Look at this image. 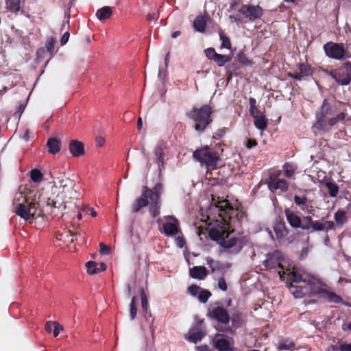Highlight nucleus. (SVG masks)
<instances>
[{
  "mask_svg": "<svg viewBox=\"0 0 351 351\" xmlns=\"http://www.w3.org/2000/svg\"><path fill=\"white\" fill-rule=\"evenodd\" d=\"M212 206L217 209L219 219H216V224L210 228L209 237L224 249L231 250L232 252L237 254L241 250L243 246L239 243L237 238L228 232L230 228L237 226L235 214H232L230 212L222 213L221 210V208L228 210V206H232L228 200L215 201V198H213Z\"/></svg>",
  "mask_w": 351,
  "mask_h": 351,
  "instance_id": "f257e3e1",
  "label": "nucleus"
},
{
  "mask_svg": "<svg viewBox=\"0 0 351 351\" xmlns=\"http://www.w3.org/2000/svg\"><path fill=\"white\" fill-rule=\"evenodd\" d=\"M58 182H55V188L58 189V195L56 199L48 198L45 206H43V210L47 213L53 214L58 216L61 212L60 210L66 208V199H71L77 197V191L74 189L75 182L65 176L59 177Z\"/></svg>",
  "mask_w": 351,
  "mask_h": 351,
  "instance_id": "f03ea898",
  "label": "nucleus"
},
{
  "mask_svg": "<svg viewBox=\"0 0 351 351\" xmlns=\"http://www.w3.org/2000/svg\"><path fill=\"white\" fill-rule=\"evenodd\" d=\"M164 192L162 183H157L152 189L144 186L142 194L136 198L131 205V212L133 214L138 213L141 208L149 206V213L153 217L160 214L161 207V195Z\"/></svg>",
  "mask_w": 351,
  "mask_h": 351,
  "instance_id": "7ed1b4c3",
  "label": "nucleus"
},
{
  "mask_svg": "<svg viewBox=\"0 0 351 351\" xmlns=\"http://www.w3.org/2000/svg\"><path fill=\"white\" fill-rule=\"evenodd\" d=\"M335 108L329 103L327 99H324L322 106L316 112L315 123L313 128L317 130H325L328 129V126L332 127L339 123L343 125H351V117L347 112L342 111L335 117L327 119L328 115H331L334 112Z\"/></svg>",
  "mask_w": 351,
  "mask_h": 351,
  "instance_id": "20e7f679",
  "label": "nucleus"
},
{
  "mask_svg": "<svg viewBox=\"0 0 351 351\" xmlns=\"http://www.w3.org/2000/svg\"><path fill=\"white\" fill-rule=\"evenodd\" d=\"M213 112L212 107L206 104L199 108L194 107L187 115L194 121L195 130L202 131L212 122Z\"/></svg>",
  "mask_w": 351,
  "mask_h": 351,
  "instance_id": "39448f33",
  "label": "nucleus"
},
{
  "mask_svg": "<svg viewBox=\"0 0 351 351\" xmlns=\"http://www.w3.org/2000/svg\"><path fill=\"white\" fill-rule=\"evenodd\" d=\"M46 202L40 204V202H29L25 204H20L19 206L14 208L15 213L21 218L27 221L32 217L40 216L41 214H47L43 210V206Z\"/></svg>",
  "mask_w": 351,
  "mask_h": 351,
  "instance_id": "423d86ee",
  "label": "nucleus"
},
{
  "mask_svg": "<svg viewBox=\"0 0 351 351\" xmlns=\"http://www.w3.org/2000/svg\"><path fill=\"white\" fill-rule=\"evenodd\" d=\"M193 158L199 161L202 165H206V167L214 168L217 165V162L219 159L218 154L211 150L208 146L197 149L193 152Z\"/></svg>",
  "mask_w": 351,
  "mask_h": 351,
  "instance_id": "0eeeda50",
  "label": "nucleus"
},
{
  "mask_svg": "<svg viewBox=\"0 0 351 351\" xmlns=\"http://www.w3.org/2000/svg\"><path fill=\"white\" fill-rule=\"evenodd\" d=\"M208 316L213 319L217 320L222 325L216 326V329L221 332H231L232 329L230 327L229 322L230 317L228 311L221 306L214 307L209 309Z\"/></svg>",
  "mask_w": 351,
  "mask_h": 351,
  "instance_id": "6e6552de",
  "label": "nucleus"
},
{
  "mask_svg": "<svg viewBox=\"0 0 351 351\" xmlns=\"http://www.w3.org/2000/svg\"><path fill=\"white\" fill-rule=\"evenodd\" d=\"M328 75L340 85L350 84L351 82V62H345L339 68L329 71Z\"/></svg>",
  "mask_w": 351,
  "mask_h": 351,
  "instance_id": "1a4fd4ad",
  "label": "nucleus"
},
{
  "mask_svg": "<svg viewBox=\"0 0 351 351\" xmlns=\"http://www.w3.org/2000/svg\"><path fill=\"white\" fill-rule=\"evenodd\" d=\"M323 49L326 55L330 58L343 60L349 58V56L346 55L343 43L330 41L324 45Z\"/></svg>",
  "mask_w": 351,
  "mask_h": 351,
  "instance_id": "9d476101",
  "label": "nucleus"
},
{
  "mask_svg": "<svg viewBox=\"0 0 351 351\" xmlns=\"http://www.w3.org/2000/svg\"><path fill=\"white\" fill-rule=\"evenodd\" d=\"M308 288L309 295H322L326 289V285L322 282L320 279L312 275H306L304 280Z\"/></svg>",
  "mask_w": 351,
  "mask_h": 351,
  "instance_id": "9b49d317",
  "label": "nucleus"
},
{
  "mask_svg": "<svg viewBox=\"0 0 351 351\" xmlns=\"http://www.w3.org/2000/svg\"><path fill=\"white\" fill-rule=\"evenodd\" d=\"M239 12L245 16L250 21H254L260 19L263 15V8L257 5L243 4L238 10Z\"/></svg>",
  "mask_w": 351,
  "mask_h": 351,
  "instance_id": "f8f14e48",
  "label": "nucleus"
},
{
  "mask_svg": "<svg viewBox=\"0 0 351 351\" xmlns=\"http://www.w3.org/2000/svg\"><path fill=\"white\" fill-rule=\"evenodd\" d=\"M164 219L165 221L162 224L161 232L168 237L176 235L179 231V222L178 219L170 215L164 217Z\"/></svg>",
  "mask_w": 351,
  "mask_h": 351,
  "instance_id": "ddd939ff",
  "label": "nucleus"
},
{
  "mask_svg": "<svg viewBox=\"0 0 351 351\" xmlns=\"http://www.w3.org/2000/svg\"><path fill=\"white\" fill-rule=\"evenodd\" d=\"M188 291L191 295L197 297L199 301L202 303H206L211 296V293L208 290L204 289L195 285L190 286Z\"/></svg>",
  "mask_w": 351,
  "mask_h": 351,
  "instance_id": "4468645a",
  "label": "nucleus"
},
{
  "mask_svg": "<svg viewBox=\"0 0 351 351\" xmlns=\"http://www.w3.org/2000/svg\"><path fill=\"white\" fill-rule=\"evenodd\" d=\"M214 346L217 351H234L232 343L221 335H216Z\"/></svg>",
  "mask_w": 351,
  "mask_h": 351,
  "instance_id": "2eb2a0df",
  "label": "nucleus"
},
{
  "mask_svg": "<svg viewBox=\"0 0 351 351\" xmlns=\"http://www.w3.org/2000/svg\"><path fill=\"white\" fill-rule=\"evenodd\" d=\"M69 149L71 154L75 158H79L84 155V145L82 142L78 140H71L69 142Z\"/></svg>",
  "mask_w": 351,
  "mask_h": 351,
  "instance_id": "dca6fc26",
  "label": "nucleus"
},
{
  "mask_svg": "<svg viewBox=\"0 0 351 351\" xmlns=\"http://www.w3.org/2000/svg\"><path fill=\"white\" fill-rule=\"evenodd\" d=\"M268 188L272 192H276L279 189L282 192L288 190V182L284 179L271 178L270 181L267 183Z\"/></svg>",
  "mask_w": 351,
  "mask_h": 351,
  "instance_id": "f3484780",
  "label": "nucleus"
},
{
  "mask_svg": "<svg viewBox=\"0 0 351 351\" xmlns=\"http://www.w3.org/2000/svg\"><path fill=\"white\" fill-rule=\"evenodd\" d=\"M288 288L295 298H302L306 295H309L308 288H307L306 285H293L292 283H290L288 285Z\"/></svg>",
  "mask_w": 351,
  "mask_h": 351,
  "instance_id": "a211bd4d",
  "label": "nucleus"
},
{
  "mask_svg": "<svg viewBox=\"0 0 351 351\" xmlns=\"http://www.w3.org/2000/svg\"><path fill=\"white\" fill-rule=\"evenodd\" d=\"M285 215L289 224L294 228H299L301 227L302 220L300 217L290 209L287 208L285 210Z\"/></svg>",
  "mask_w": 351,
  "mask_h": 351,
  "instance_id": "6ab92c4d",
  "label": "nucleus"
},
{
  "mask_svg": "<svg viewBox=\"0 0 351 351\" xmlns=\"http://www.w3.org/2000/svg\"><path fill=\"white\" fill-rule=\"evenodd\" d=\"M274 230L276 236V239L278 241H280L286 236H287L289 233V230L287 228L285 222L281 221L280 220L276 221L274 224Z\"/></svg>",
  "mask_w": 351,
  "mask_h": 351,
  "instance_id": "aec40b11",
  "label": "nucleus"
},
{
  "mask_svg": "<svg viewBox=\"0 0 351 351\" xmlns=\"http://www.w3.org/2000/svg\"><path fill=\"white\" fill-rule=\"evenodd\" d=\"M25 0H5L8 11L17 14L23 7Z\"/></svg>",
  "mask_w": 351,
  "mask_h": 351,
  "instance_id": "412c9836",
  "label": "nucleus"
},
{
  "mask_svg": "<svg viewBox=\"0 0 351 351\" xmlns=\"http://www.w3.org/2000/svg\"><path fill=\"white\" fill-rule=\"evenodd\" d=\"M189 274L193 278L204 280L208 275V271L204 266H195L190 269Z\"/></svg>",
  "mask_w": 351,
  "mask_h": 351,
  "instance_id": "4be33fe9",
  "label": "nucleus"
},
{
  "mask_svg": "<svg viewBox=\"0 0 351 351\" xmlns=\"http://www.w3.org/2000/svg\"><path fill=\"white\" fill-rule=\"evenodd\" d=\"M165 147V143L160 141L158 143L156 147L154 150L155 159L156 160L159 169L160 167H163V155Z\"/></svg>",
  "mask_w": 351,
  "mask_h": 351,
  "instance_id": "5701e85b",
  "label": "nucleus"
},
{
  "mask_svg": "<svg viewBox=\"0 0 351 351\" xmlns=\"http://www.w3.org/2000/svg\"><path fill=\"white\" fill-rule=\"evenodd\" d=\"M61 141L60 139L54 137L49 138L47 143L49 153L51 154H56L60 152L61 149Z\"/></svg>",
  "mask_w": 351,
  "mask_h": 351,
  "instance_id": "b1692460",
  "label": "nucleus"
},
{
  "mask_svg": "<svg viewBox=\"0 0 351 351\" xmlns=\"http://www.w3.org/2000/svg\"><path fill=\"white\" fill-rule=\"evenodd\" d=\"M280 252L275 251L273 253L267 254V258L263 261V265L266 267L273 268L278 264Z\"/></svg>",
  "mask_w": 351,
  "mask_h": 351,
  "instance_id": "393cba45",
  "label": "nucleus"
},
{
  "mask_svg": "<svg viewBox=\"0 0 351 351\" xmlns=\"http://www.w3.org/2000/svg\"><path fill=\"white\" fill-rule=\"evenodd\" d=\"M205 333L202 330L193 328L189 330L186 339L189 341L196 343L201 341Z\"/></svg>",
  "mask_w": 351,
  "mask_h": 351,
  "instance_id": "a878e982",
  "label": "nucleus"
},
{
  "mask_svg": "<svg viewBox=\"0 0 351 351\" xmlns=\"http://www.w3.org/2000/svg\"><path fill=\"white\" fill-rule=\"evenodd\" d=\"M112 14V8L109 6H104L99 9L96 12L97 18L101 21L110 19Z\"/></svg>",
  "mask_w": 351,
  "mask_h": 351,
  "instance_id": "bb28decb",
  "label": "nucleus"
},
{
  "mask_svg": "<svg viewBox=\"0 0 351 351\" xmlns=\"http://www.w3.org/2000/svg\"><path fill=\"white\" fill-rule=\"evenodd\" d=\"M28 202H29V199L24 192L20 191L15 194L13 199L14 208L19 206L20 204H25Z\"/></svg>",
  "mask_w": 351,
  "mask_h": 351,
  "instance_id": "cd10ccee",
  "label": "nucleus"
},
{
  "mask_svg": "<svg viewBox=\"0 0 351 351\" xmlns=\"http://www.w3.org/2000/svg\"><path fill=\"white\" fill-rule=\"evenodd\" d=\"M222 210V213H226V212H230L232 214H235V219H237V226L239 225L242 219L245 217V213L239 210L238 208H234L233 206H228V210H223L221 208Z\"/></svg>",
  "mask_w": 351,
  "mask_h": 351,
  "instance_id": "c85d7f7f",
  "label": "nucleus"
},
{
  "mask_svg": "<svg viewBox=\"0 0 351 351\" xmlns=\"http://www.w3.org/2000/svg\"><path fill=\"white\" fill-rule=\"evenodd\" d=\"M206 25V19L202 15L197 16L193 21V27H194L195 29L197 32H204Z\"/></svg>",
  "mask_w": 351,
  "mask_h": 351,
  "instance_id": "c756f323",
  "label": "nucleus"
},
{
  "mask_svg": "<svg viewBox=\"0 0 351 351\" xmlns=\"http://www.w3.org/2000/svg\"><path fill=\"white\" fill-rule=\"evenodd\" d=\"M232 60L230 56H226L217 53L213 61L216 62L218 66H223L226 63L229 62Z\"/></svg>",
  "mask_w": 351,
  "mask_h": 351,
  "instance_id": "7c9ffc66",
  "label": "nucleus"
},
{
  "mask_svg": "<svg viewBox=\"0 0 351 351\" xmlns=\"http://www.w3.org/2000/svg\"><path fill=\"white\" fill-rule=\"evenodd\" d=\"M254 125L257 129L260 130H264L265 129L267 121L263 114L258 116H256L255 117H254Z\"/></svg>",
  "mask_w": 351,
  "mask_h": 351,
  "instance_id": "2f4dec72",
  "label": "nucleus"
},
{
  "mask_svg": "<svg viewBox=\"0 0 351 351\" xmlns=\"http://www.w3.org/2000/svg\"><path fill=\"white\" fill-rule=\"evenodd\" d=\"M294 346L293 342L289 339H280L278 348L280 350H289Z\"/></svg>",
  "mask_w": 351,
  "mask_h": 351,
  "instance_id": "473e14b6",
  "label": "nucleus"
},
{
  "mask_svg": "<svg viewBox=\"0 0 351 351\" xmlns=\"http://www.w3.org/2000/svg\"><path fill=\"white\" fill-rule=\"evenodd\" d=\"M237 59L238 62L243 66H247L253 64V62L248 59L243 51H240L237 53Z\"/></svg>",
  "mask_w": 351,
  "mask_h": 351,
  "instance_id": "72a5a7b5",
  "label": "nucleus"
},
{
  "mask_svg": "<svg viewBox=\"0 0 351 351\" xmlns=\"http://www.w3.org/2000/svg\"><path fill=\"white\" fill-rule=\"evenodd\" d=\"M322 296L326 297L330 302L334 303L339 304L342 302V298L339 295H337L333 292L329 291L327 289L325 290Z\"/></svg>",
  "mask_w": 351,
  "mask_h": 351,
  "instance_id": "f704fd0d",
  "label": "nucleus"
},
{
  "mask_svg": "<svg viewBox=\"0 0 351 351\" xmlns=\"http://www.w3.org/2000/svg\"><path fill=\"white\" fill-rule=\"evenodd\" d=\"M334 217L337 225H343L347 221L346 213L343 210H338Z\"/></svg>",
  "mask_w": 351,
  "mask_h": 351,
  "instance_id": "c9c22d12",
  "label": "nucleus"
},
{
  "mask_svg": "<svg viewBox=\"0 0 351 351\" xmlns=\"http://www.w3.org/2000/svg\"><path fill=\"white\" fill-rule=\"evenodd\" d=\"M298 68L301 75L304 77L310 76L313 74L311 66L308 64L300 63L298 64Z\"/></svg>",
  "mask_w": 351,
  "mask_h": 351,
  "instance_id": "e433bc0d",
  "label": "nucleus"
},
{
  "mask_svg": "<svg viewBox=\"0 0 351 351\" xmlns=\"http://www.w3.org/2000/svg\"><path fill=\"white\" fill-rule=\"evenodd\" d=\"M325 185L328 190V193L330 197H335L337 195L339 192V186L336 183L332 182H326Z\"/></svg>",
  "mask_w": 351,
  "mask_h": 351,
  "instance_id": "4c0bfd02",
  "label": "nucleus"
},
{
  "mask_svg": "<svg viewBox=\"0 0 351 351\" xmlns=\"http://www.w3.org/2000/svg\"><path fill=\"white\" fill-rule=\"evenodd\" d=\"M250 106V114L254 117L256 116H258L260 114H262L263 113L258 110V109L256 108V101L254 98L250 97L249 100Z\"/></svg>",
  "mask_w": 351,
  "mask_h": 351,
  "instance_id": "58836bf2",
  "label": "nucleus"
},
{
  "mask_svg": "<svg viewBox=\"0 0 351 351\" xmlns=\"http://www.w3.org/2000/svg\"><path fill=\"white\" fill-rule=\"evenodd\" d=\"M219 35L221 40V48L230 49V40L229 38L225 35L223 31L221 28H219Z\"/></svg>",
  "mask_w": 351,
  "mask_h": 351,
  "instance_id": "ea45409f",
  "label": "nucleus"
},
{
  "mask_svg": "<svg viewBox=\"0 0 351 351\" xmlns=\"http://www.w3.org/2000/svg\"><path fill=\"white\" fill-rule=\"evenodd\" d=\"M232 324L235 328H239L242 326L243 319L241 317V314L240 313H235L232 314L231 317Z\"/></svg>",
  "mask_w": 351,
  "mask_h": 351,
  "instance_id": "a19ab883",
  "label": "nucleus"
},
{
  "mask_svg": "<svg viewBox=\"0 0 351 351\" xmlns=\"http://www.w3.org/2000/svg\"><path fill=\"white\" fill-rule=\"evenodd\" d=\"M30 177L34 182H40L43 180V176L40 170L34 169L30 172Z\"/></svg>",
  "mask_w": 351,
  "mask_h": 351,
  "instance_id": "79ce46f5",
  "label": "nucleus"
},
{
  "mask_svg": "<svg viewBox=\"0 0 351 351\" xmlns=\"http://www.w3.org/2000/svg\"><path fill=\"white\" fill-rule=\"evenodd\" d=\"M87 273L93 275L98 273L97 264L95 261H88L86 263Z\"/></svg>",
  "mask_w": 351,
  "mask_h": 351,
  "instance_id": "37998d69",
  "label": "nucleus"
},
{
  "mask_svg": "<svg viewBox=\"0 0 351 351\" xmlns=\"http://www.w3.org/2000/svg\"><path fill=\"white\" fill-rule=\"evenodd\" d=\"M306 276H302V274L295 271H292L289 274V278L293 282H304V280L305 279Z\"/></svg>",
  "mask_w": 351,
  "mask_h": 351,
  "instance_id": "c03bdc74",
  "label": "nucleus"
},
{
  "mask_svg": "<svg viewBox=\"0 0 351 351\" xmlns=\"http://www.w3.org/2000/svg\"><path fill=\"white\" fill-rule=\"evenodd\" d=\"M304 223H301V227L304 230H308L310 228H312L313 223L314 221H313L312 217L311 216H306L304 217Z\"/></svg>",
  "mask_w": 351,
  "mask_h": 351,
  "instance_id": "a18cd8bd",
  "label": "nucleus"
},
{
  "mask_svg": "<svg viewBox=\"0 0 351 351\" xmlns=\"http://www.w3.org/2000/svg\"><path fill=\"white\" fill-rule=\"evenodd\" d=\"M325 229V224L324 223V219L322 220L314 221L312 226V230L314 231H322Z\"/></svg>",
  "mask_w": 351,
  "mask_h": 351,
  "instance_id": "49530a36",
  "label": "nucleus"
},
{
  "mask_svg": "<svg viewBox=\"0 0 351 351\" xmlns=\"http://www.w3.org/2000/svg\"><path fill=\"white\" fill-rule=\"evenodd\" d=\"M206 263L210 267L213 271L218 270L220 268V264L218 261H215L211 258L208 257L206 258Z\"/></svg>",
  "mask_w": 351,
  "mask_h": 351,
  "instance_id": "de8ad7c7",
  "label": "nucleus"
},
{
  "mask_svg": "<svg viewBox=\"0 0 351 351\" xmlns=\"http://www.w3.org/2000/svg\"><path fill=\"white\" fill-rule=\"evenodd\" d=\"M284 173L286 177L290 178L293 176L294 173V169L291 165L289 163H285L283 166Z\"/></svg>",
  "mask_w": 351,
  "mask_h": 351,
  "instance_id": "09e8293b",
  "label": "nucleus"
},
{
  "mask_svg": "<svg viewBox=\"0 0 351 351\" xmlns=\"http://www.w3.org/2000/svg\"><path fill=\"white\" fill-rule=\"evenodd\" d=\"M56 42V38H51V39L47 43V50L51 54V56L53 54Z\"/></svg>",
  "mask_w": 351,
  "mask_h": 351,
  "instance_id": "8fccbe9b",
  "label": "nucleus"
},
{
  "mask_svg": "<svg viewBox=\"0 0 351 351\" xmlns=\"http://www.w3.org/2000/svg\"><path fill=\"white\" fill-rule=\"evenodd\" d=\"M141 298L142 308L143 309V311L146 312L147 311L148 307V301L145 293L143 289L141 291Z\"/></svg>",
  "mask_w": 351,
  "mask_h": 351,
  "instance_id": "3c124183",
  "label": "nucleus"
},
{
  "mask_svg": "<svg viewBox=\"0 0 351 351\" xmlns=\"http://www.w3.org/2000/svg\"><path fill=\"white\" fill-rule=\"evenodd\" d=\"M204 53H205L206 56L209 60H214L215 56L217 54V53L215 51V49L212 48V47L205 49Z\"/></svg>",
  "mask_w": 351,
  "mask_h": 351,
  "instance_id": "603ef678",
  "label": "nucleus"
},
{
  "mask_svg": "<svg viewBox=\"0 0 351 351\" xmlns=\"http://www.w3.org/2000/svg\"><path fill=\"white\" fill-rule=\"evenodd\" d=\"M294 201L298 206H302V205H304L306 204L308 199L305 196L300 197L298 195H295Z\"/></svg>",
  "mask_w": 351,
  "mask_h": 351,
  "instance_id": "864d4df0",
  "label": "nucleus"
},
{
  "mask_svg": "<svg viewBox=\"0 0 351 351\" xmlns=\"http://www.w3.org/2000/svg\"><path fill=\"white\" fill-rule=\"evenodd\" d=\"M100 247V253L103 255H108L110 253V249L108 246L106 245L104 243H101L99 244Z\"/></svg>",
  "mask_w": 351,
  "mask_h": 351,
  "instance_id": "5fc2aeb1",
  "label": "nucleus"
},
{
  "mask_svg": "<svg viewBox=\"0 0 351 351\" xmlns=\"http://www.w3.org/2000/svg\"><path fill=\"white\" fill-rule=\"evenodd\" d=\"M218 287L223 291H227V289H228L227 284L223 278H219Z\"/></svg>",
  "mask_w": 351,
  "mask_h": 351,
  "instance_id": "6e6d98bb",
  "label": "nucleus"
},
{
  "mask_svg": "<svg viewBox=\"0 0 351 351\" xmlns=\"http://www.w3.org/2000/svg\"><path fill=\"white\" fill-rule=\"evenodd\" d=\"M53 336L56 337L59 335L60 331L63 330V326L57 322H53Z\"/></svg>",
  "mask_w": 351,
  "mask_h": 351,
  "instance_id": "4d7b16f0",
  "label": "nucleus"
},
{
  "mask_svg": "<svg viewBox=\"0 0 351 351\" xmlns=\"http://www.w3.org/2000/svg\"><path fill=\"white\" fill-rule=\"evenodd\" d=\"M231 69L232 71H235L237 69V64L234 63H232L231 65L227 66L226 75H228V81H229L230 78L231 77V75H232V71H230Z\"/></svg>",
  "mask_w": 351,
  "mask_h": 351,
  "instance_id": "13d9d810",
  "label": "nucleus"
},
{
  "mask_svg": "<svg viewBox=\"0 0 351 351\" xmlns=\"http://www.w3.org/2000/svg\"><path fill=\"white\" fill-rule=\"evenodd\" d=\"M137 308L136 306H130V319L133 320L136 316Z\"/></svg>",
  "mask_w": 351,
  "mask_h": 351,
  "instance_id": "bf43d9fd",
  "label": "nucleus"
},
{
  "mask_svg": "<svg viewBox=\"0 0 351 351\" xmlns=\"http://www.w3.org/2000/svg\"><path fill=\"white\" fill-rule=\"evenodd\" d=\"M288 76L294 80H300V81L304 78L300 72L289 73Z\"/></svg>",
  "mask_w": 351,
  "mask_h": 351,
  "instance_id": "052dcab7",
  "label": "nucleus"
},
{
  "mask_svg": "<svg viewBox=\"0 0 351 351\" xmlns=\"http://www.w3.org/2000/svg\"><path fill=\"white\" fill-rule=\"evenodd\" d=\"M70 36L69 32L67 31L62 36L60 39V45L62 46L64 45L69 40Z\"/></svg>",
  "mask_w": 351,
  "mask_h": 351,
  "instance_id": "680f3d73",
  "label": "nucleus"
},
{
  "mask_svg": "<svg viewBox=\"0 0 351 351\" xmlns=\"http://www.w3.org/2000/svg\"><path fill=\"white\" fill-rule=\"evenodd\" d=\"M176 243L178 247L182 248L185 245V241L182 237H178L176 239Z\"/></svg>",
  "mask_w": 351,
  "mask_h": 351,
  "instance_id": "e2e57ef3",
  "label": "nucleus"
},
{
  "mask_svg": "<svg viewBox=\"0 0 351 351\" xmlns=\"http://www.w3.org/2000/svg\"><path fill=\"white\" fill-rule=\"evenodd\" d=\"M95 143L97 147H101L105 143V139L102 136H97L95 138Z\"/></svg>",
  "mask_w": 351,
  "mask_h": 351,
  "instance_id": "0e129e2a",
  "label": "nucleus"
},
{
  "mask_svg": "<svg viewBox=\"0 0 351 351\" xmlns=\"http://www.w3.org/2000/svg\"><path fill=\"white\" fill-rule=\"evenodd\" d=\"M324 224H325V229H326V230H332L334 229V227H335V223L333 221H326L325 222H324Z\"/></svg>",
  "mask_w": 351,
  "mask_h": 351,
  "instance_id": "69168bd1",
  "label": "nucleus"
},
{
  "mask_svg": "<svg viewBox=\"0 0 351 351\" xmlns=\"http://www.w3.org/2000/svg\"><path fill=\"white\" fill-rule=\"evenodd\" d=\"M25 108V104H20L19 106L17 108V110L15 112V114H18L20 117L21 114L23 112Z\"/></svg>",
  "mask_w": 351,
  "mask_h": 351,
  "instance_id": "338daca9",
  "label": "nucleus"
},
{
  "mask_svg": "<svg viewBox=\"0 0 351 351\" xmlns=\"http://www.w3.org/2000/svg\"><path fill=\"white\" fill-rule=\"evenodd\" d=\"M340 350L341 351H351V343L341 345Z\"/></svg>",
  "mask_w": 351,
  "mask_h": 351,
  "instance_id": "774afa93",
  "label": "nucleus"
}]
</instances>
